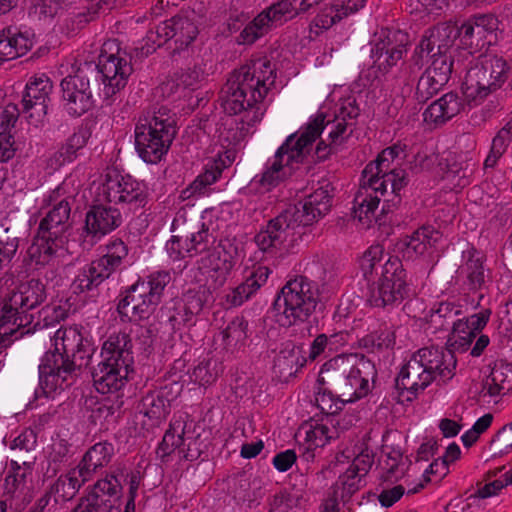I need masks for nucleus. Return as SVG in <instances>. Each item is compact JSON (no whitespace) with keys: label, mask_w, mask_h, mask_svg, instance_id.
<instances>
[{"label":"nucleus","mask_w":512,"mask_h":512,"mask_svg":"<svg viewBox=\"0 0 512 512\" xmlns=\"http://www.w3.org/2000/svg\"><path fill=\"white\" fill-rule=\"evenodd\" d=\"M133 71L126 58L114 54H101L97 64L85 63L74 75L61 81L64 107L71 116H81L92 109L100 97V84L104 97L109 99L127 84Z\"/></svg>","instance_id":"obj_1"},{"label":"nucleus","mask_w":512,"mask_h":512,"mask_svg":"<svg viewBox=\"0 0 512 512\" xmlns=\"http://www.w3.org/2000/svg\"><path fill=\"white\" fill-rule=\"evenodd\" d=\"M401 155H404V148L400 144H394L384 149L362 171L359 188L354 197L353 213L363 226L369 228L373 222H377L375 212L381 197L387 193L388 185L392 198L384 200L382 211L388 213L400 203L399 192L407 185V175L403 169L392 168V163Z\"/></svg>","instance_id":"obj_2"},{"label":"nucleus","mask_w":512,"mask_h":512,"mask_svg":"<svg viewBox=\"0 0 512 512\" xmlns=\"http://www.w3.org/2000/svg\"><path fill=\"white\" fill-rule=\"evenodd\" d=\"M376 375L374 363L363 354H340L326 361L322 364V386L330 384L338 394L322 387V415H334L345 403L366 396L370 390L369 382Z\"/></svg>","instance_id":"obj_3"},{"label":"nucleus","mask_w":512,"mask_h":512,"mask_svg":"<svg viewBox=\"0 0 512 512\" xmlns=\"http://www.w3.org/2000/svg\"><path fill=\"white\" fill-rule=\"evenodd\" d=\"M457 360L451 350L441 347H423L415 352L401 368L396 378L399 395L414 400L437 378L450 380L455 375Z\"/></svg>","instance_id":"obj_4"},{"label":"nucleus","mask_w":512,"mask_h":512,"mask_svg":"<svg viewBox=\"0 0 512 512\" xmlns=\"http://www.w3.org/2000/svg\"><path fill=\"white\" fill-rule=\"evenodd\" d=\"M320 137V114L298 133L289 135L275 152L272 162L267 164L258 183L270 190L293 174V164L308 161L316 140Z\"/></svg>","instance_id":"obj_5"},{"label":"nucleus","mask_w":512,"mask_h":512,"mask_svg":"<svg viewBox=\"0 0 512 512\" xmlns=\"http://www.w3.org/2000/svg\"><path fill=\"white\" fill-rule=\"evenodd\" d=\"M320 197L310 194L299 205H291L276 217L270 219L266 227L254 237V241L263 252L281 249L286 243L295 241L296 229L316 222L320 215Z\"/></svg>","instance_id":"obj_6"},{"label":"nucleus","mask_w":512,"mask_h":512,"mask_svg":"<svg viewBox=\"0 0 512 512\" xmlns=\"http://www.w3.org/2000/svg\"><path fill=\"white\" fill-rule=\"evenodd\" d=\"M134 134L139 157L146 163L156 164L176 136L175 120L166 107L147 111L139 116Z\"/></svg>","instance_id":"obj_7"},{"label":"nucleus","mask_w":512,"mask_h":512,"mask_svg":"<svg viewBox=\"0 0 512 512\" xmlns=\"http://www.w3.org/2000/svg\"><path fill=\"white\" fill-rule=\"evenodd\" d=\"M318 300V285L305 276H298L282 287L273 303L272 316L281 327H291L307 321L315 312Z\"/></svg>","instance_id":"obj_8"},{"label":"nucleus","mask_w":512,"mask_h":512,"mask_svg":"<svg viewBox=\"0 0 512 512\" xmlns=\"http://www.w3.org/2000/svg\"><path fill=\"white\" fill-rule=\"evenodd\" d=\"M171 280L168 271H157L130 286L117 305L121 320L132 322L148 319L160 304Z\"/></svg>","instance_id":"obj_9"},{"label":"nucleus","mask_w":512,"mask_h":512,"mask_svg":"<svg viewBox=\"0 0 512 512\" xmlns=\"http://www.w3.org/2000/svg\"><path fill=\"white\" fill-rule=\"evenodd\" d=\"M509 75L510 68L505 59L492 54L480 55L465 75L463 95L468 102L478 104L501 88Z\"/></svg>","instance_id":"obj_10"},{"label":"nucleus","mask_w":512,"mask_h":512,"mask_svg":"<svg viewBox=\"0 0 512 512\" xmlns=\"http://www.w3.org/2000/svg\"><path fill=\"white\" fill-rule=\"evenodd\" d=\"M323 107L327 111L322 112V133L327 130L329 143L322 146V160L334 153L343 143L347 120H352L359 115V107L354 96L342 86L332 90L326 97ZM324 144L322 140V145Z\"/></svg>","instance_id":"obj_11"},{"label":"nucleus","mask_w":512,"mask_h":512,"mask_svg":"<svg viewBox=\"0 0 512 512\" xmlns=\"http://www.w3.org/2000/svg\"><path fill=\"white\" fill-rule=\"evenodd\" d=\"M46 298V287L39 279L21 283L0 305V328L8 324L16 328L30 327L36 319L37 308Z\"/></svg>","instance_id":"obj_12"},{"label":"nucleus","mask_w":512,"mask_h":512,"mask_svg":"<svg viewBox=\"0 0 512 512\" xmlns=\"http://www.w3.org/2000/svg\"><path fill=\"white\" fill-rule=\"evenodd\" d=\"M406 271L397 257H389L379 280L369 287L367 301L374 307L396 306L408 296Z\"/></svg>","instance_id":"obj_13"},{"label":"nucleus","mask_w":512,"mask_h":512,"mask_svg":"<svg viewBox=\"0 0 512 512\" xmlns=\"http://www.w3.org/2000/svg\"><path fill=\"white\" fill-rule=\"evenodd\" d=\"M266 95V90L249 74V68L242 66L233 71L222 89V106L230 115H236L252 108Z\"/></svg>","instance_id":"obj_14"},{"label":"nucleus","mask_w":512,"mask_h":512,"mask_svg":"<svg viewBox=\"0 0 512 512\" xmlns=\"http://www.w3.org/2000/svg\"><path fill=\"white\" fill-rule=\"evenodd\" d=\"M127 256L128 248L122 240L111 241L106 246V253L103 256L79 271L73 281L75 292L83 293L97 288L121 267Z\"/></svg>","instance_id":"obj_15"},{"label":"nucleus","mask_w":512,"mask_h":512,"mask_svg":"<svg viewBox=\"0 0 512 512\" xmlns=\"http://www.w3.org/2000/svg\"><path fill=\"white\" fill-rule=\"evenodd\" d=\"M125 476L122 468H113L93 485L86 497L81 498L74 512H119L123 491L121 481Z\"/></svg>","instance_id":"obj_16"},{"label":"nucleus","mask_w":512,"mask_h":512,"mask_svg":"<svg viewBox=\"0 0 512 512\" xmlns=\"http://www.w3.org/2000/svg\"><path fill=\"white\" fill-rule=\"evenodd\" d=\"M102 191L108 202L127 205L130 211H138L148 202L145 186L130 176L106 174Z\"/></svg>","instance_id":"obj_17"},{"label":"nucleus","mask_w":512,"mask_h":512,"mask_svg":"<svg viewBox=\"0 0 512 512\" xmlns=\"http://www.w3.org/2000/svg\"><path fill=\"white\" fill-rule=\"evenodd\" d=\"M292 12V4L288 0L274 3L249 21L241 30L236 42L239 45H252L265 36L270 30L277 28Z\"/></svg>","instance_id":"obj_18"},{"label":"nucleus","mask_w":512,"mask_h":512,"mask_svg":"<svg viewBox=\"0 0 512 512\" xmlns=\"http://www.w3.org/2000/svg\"><path fill=\"white\" fill-rule=\"evenodd\" d=\"M38 368L39 383L45 394L70 386L75 376L69 357L58 348L46 352Z\"/></svg>","instance_id":"obj_19"},{"label":"nucleus","mask_w":512,"mask_h":512,"mask_svg":"<svg viewBox=\"0 0 512 512\" xmlns=\"http://www.w3.org/2000/svg\"><path fill=\"white\" fill-rule=\"evenodd\" d=\"M237 248L229 241L220 243L201 258L203 268L208 269L207 284L216 290L222 287L236 263Z\"/></svg>","instance_id":"obj_20"},{"label":"nucleus","mask_w":512,"mask_h":512,"mask_svg":"<svg viewBox=\"0 0 512 512\" xmlns=\"http://www.w3.org/2000/svg\"><path fill=\"white\" fill-rule=\"evenodd\" d=\"M209 228L204 223L197 225L189 232L173 236L166 244V249L173 260L193 257L208 249L211 242Z\"/></svg>","instance_id":"obj_21"},{"label":"nucleus","mask_w":512,"mask_h":512,"mask_svg":"<svg viewBox=\"0 0 512 512\" xmlns=\"http://www.w3.org/2000/svg\"><path fill=\"white\" fill-rule=\"evenodd\" d=\"M64 187L56 188L50 195L51 201H54L52 208L47 212L46 216L40 221L38 229L48 235H53V238L63 239V235L71 226V203L73 198L67 196L58 200L62 196Z\"/></svg>","instance_id":"obj_22"},{"label":"nucleus","mask_w":512,"mask_h":512,"mask_svg":"<svg viewBox=\"0 0 512 512\" xmlns=\"http://www.w3.org/2000/svg\"><path fill=\"white\" fill-rule=\"evenodd\" d=\"M408 34L399 29H386L376 44V64L380 70L387 71L402 59L406 52Z\"/></svg>","instance_id":"obj_23"},{"label":"nucleus","mask_w":512,"mask_h":512,"mask_svg":"<svg viewBox=\"0 0 512 512\" xmlns=\"http://www.w3.org/2000/svg\"><path fill=\"white\" fill-rule=\"evenodd\" d=\"M63 243V239L53 238V235H48V233H43V231L37 229V233L26 251L24 263L34 269L51 265L58 257V252Z\"/></svg>","instance_id":"obj_24"},{"label":"nucleus","mask_w":512,"mask_h":512,"mask_svg":"<svg viewBox=\"0 0 512 512\" xmlns=\"http://www.w3.org/2000/svg\"><path fill=\"white\" fill-rule=\"evenodd\" d=\"M57 336L62 341V349L69 357V362L75 373L90 364L94 348L77 328L70 327L64 331L59 330Z\"/></svg>","instance_id":"obj_25"},{"label":"nucleus","mask_w":512,"mask_h":512,"mask_svg":"<svg viewBox=\"0 0 512 512\" xmlns=\"http://www.w3.org/2000/svg\"><path fill=\"white\" fill-rule=\"evenodd\" d=\"M441 237V233L434 227L422 226L410 236L401 239L398 247L404 258L415 260L432 254Z\"/></svg>","instance_id":"obj_26"},{"label":"nucleus","mask_w":512,"mask_h":512,"mask_svg":"<svg viewBox=\"0 0 512 512\" xmlns=\"http://www.w3.org/2000/svg\"><path fill=\"white\" fill-rule=\"evenodd\" d=\"M460 38V30L454 24L443 23L438 25L433 31L429 39H423L415 51V55L412 60L414 64L409 66L410 72H415L421 68L419 58H422L425 54L428 56L434 50V45L437 44V51L448 53L452 47L455 39Z\"/></svg>","instance_id":"obj_27"},{"label":"nucleus","mask_w":512,"mask_h":512,"mask_svg":"<svg viewBox=\"0 0 512 512\" xmlns=\"http://www.w3.org/2000/svg\"><path fill=\"white\" fill-rule=\"evenodd\" d=\"M121 223L122 215L118 209L94 205L86 213L84 230L87 236L99 239L118 228Z\"/></svg>","instance_id":"obj_28"},{"label":"nucleus","mask_w":512,"mask_h":512,"mask_svg":"<svg viewBox=\"0 0 512 512\" xmlns=\"http://www.w3.org/2000/svg\"><path fill=\"white\" fill-rule=\"evenodd\" d=\"M133 369L102 360L92 370V379L96 390L102 394L118 391L122 388Z\"/></svg>","instance_id":"obj_29"},{"label":"nucleus","mask_w":512,"mask_h":512,"mask_svg":"<svg viewBox=\"0 0 512 512\" xmlns=\"http://www.w3.org/2000/svg\"><path fill=\"white\" fill-rule=\"evenodd\" d=\"M52 82L46 76L34 78L27 83L22 98L23 110H33L30 117H41L47 114V101L52 91Z\"/></svg>","instance_id":"obj_30"},{"label":"nucleus","mask_w":512,"mask_h":512,"mask_svg":"<svg viewBox=\"0 0 512 512\" xmlns=\"http://www.w3.org/2000/svg\"><path fill=\"white\" fill-rule=\"evenodd\" d=\"M463 263L459 274L464 277V285L469 291H481L486 284L484 255L473 247L462 252Z\"/></svg>","instance_id":"obj_31"},{"label":"nucleus","mask_w":512,"mask_h":512,"mask_svg":"<svg viewBox=\"0 0 512 512\" xmlns=\"http://www.w3.org/2000/svg\"><path fill=\"white\" fill-rule=\"evenodd\" d=\"M132 341L125 332L111 334L104 342L101 356L104 361L115 366H124L133 369Z\"/></svg>","instance_id":"obj_32"},{"label":"nucleus","mask_w":512,"mask_h":512,"mask_svg":"<svg viewBox=\"0 0 512 512\" xmlns=\"http://www.w3.org/2000/svg\"><path fill=\"white\" fill-rule=\"evenodd\" d=\"M512 390V365L504 361H496L482 381L480 395L490 398H498Z\"/></svg>","instance_id":"obj_33"},{"label":"nucleus","mask_w":512,"mask_h":512,"mask_svg":"<svg viewBox=\"0 0 512 512\" xmlns=\"http://www.w3.org/2000/svg\"><path fill=\"white\" fill-rule=\"evenodd\" d=\"M462 108L463 105L457 94L446 93L425 109L423 119L427 124L441 125L459 114Z\"/></svg>","instance_id":"obj_34"},{"label":"nucleus","mask_w":512,"mask_h":512,"mask_svg":"<svg viewBox=\"0 0 512 512\" xmlns=\"http://www.w3.org/2000/svg\"><path fill=\"white\" fill-rule=\"evenodd\" d=\"M270 269L266 266L254 267L246 280L232 289L225 297L229 307H237L248 300L262 285H264L270 274Z\"/></svg>","instance_id":"obj_35"},{"label":"nucleus","mask_w":512,"mask_h":512,"mask_svg":"<svg viewBox=\"0 0 512 512\" xmlns=\"http://www.w3.org/2000/svg\"><path fill=\"white\" fill-rule=\"evenodd\" d=\"M33 46V41L26 33L16 28L0 31V63L25 55Z\"/></svg>","instance_id":"obj_36"},{"label":"nucleus","mask_w":512,"mask_h":512,"mask_svg":"<svg viewBox=\"0 0 512 512\" xmlns=\"http://www.w3.org/2000/svg\"><path fill=\"white\" fill-rule=\"evenodd\" d=\"M113 454L112 444L107 442L96 443L84 454L81 462L76 467L78 475L84 481H88L99 468L108 465Z\"/></svg>","instance_id":"obj_37"},{"label":"nucleus","mask_w":512,"mask_h":512,"mask_svg":"<svg viewBox=\"0 0 512 512\" xmlns=\"http://www.w3.org/2000/svg\"><path fill=\"white\" fill-rule=\"evenodd\" d=\"M493 18L487 16L478 17L475 21H466L460 27L461 43L470 49H476L485 46L488 36L493 34L494 28L489 26Z\"/></svg>","instance_id":"obj_38"},{"label":"nucleus","mask_w":512,"mask_h":512,"mask_svg":"<svg viewBox=\"0 0 512 512\" xmlns=\"http://www.w3.org/2000/svg\"><path fill=\"white\" fill-rule=\"evenodd\" d=\"M463 315L461 305L453 302H440L427 315V321L435 330H449Z\"/></svg>","instance_id":"obj_39"},{"label":"nucleus","mask_w":512,"mask_h":512,"mask_svg":"<svg viewBox=\"0 0 512 512\" xmlns=\"http://www.w3.org/2000/svg\"><path fill=\"white\" fill-rule=\"evenodd\" d=\"M320 430V422L314 418L309 419L301 424L299 427L296 438L300 443L301 455L300 457L306 462L315 459V451L318 448L317 439L318 431Z\"/></svg>","instance_id":"obj_40"},{"label":"nucleus","mask_w":512,"mask_h":512,"mask_svg":"<svg viewBox=\"0 0 512 512\" xmlns=\"http://www.w3.org/2000/svg\"><path fill=\"white\" fill-rule=\"evenodd\" d=\"M87 143L85 132H75L66 141L61 148L55 152L49 159L48 165L52 169H58L65 163L72 162L77 157V152Z\"/></svg>","instance_id":"obj_41"},{"label":"nucleus","mask_w":512,"mask_h":512,"mask_svg":"<svg viewBox=\"0 0 512 512\" xmlns=\"http://www.w3.org/2000/svg\"><path fill=\"white\" fill-rule=\"evenodd\" d=\"M86 481L78 475V469L70 470L66 475L60 476L51 487L55 502L72 500Z\"/></svg>","instance_id":"obj_42"},{"label":"nucleus","mask_w":512,"mask_h":512,"mask_svg":"<svg viewBox=\"0 0 512 512\" xmlns=\"http://www.w3.org/2000/svg\"><path fill=\"white\" fill-rule=\"evenodd\" d=\"M223 372L221 359L216 356H209L196 365L191 374V381L200 386H207L214 383Z\"/></svg>","instance_id":"obj_43"},{"label":"nucleus","mask_w":512,"mask_h":512,"mask_svg":"<svg viewBox=\"0 0 512 512\" xmlns=\"http://www.w3.org/2000/svg\"><path fill=\"white\" fill-rule=\"evenodd\" d=\"M37 445V435L32 429H25L12 442L11 449L16 452L15 456L24 466L30 467L36 457L34 450Z\"/></svg>","instance_id":"obj_44"},{"label":"nucleus","mask_w":512,"mask_h":512,"mask_svg":"<svg viewBox=\"0 0 512 512\" xmlns=\"http://www.w3.org/2000/svg\"><path fill=\"white\" fill-rule=\"evenodd\" d=\"M213 287L210 284L199 286L197 289H189L183 294L182 306L194 319L203 310V307L213 301Z\"/></svg>","instance_id":"obj_45"},{"label":"nucleus","mask_w":512,"mask_h":512,"mask_svg":"<svg viewBox=\"0 0 512 512\" xmlns=\"http://www.w3.org/2000/svg\"><path fill=\"white\" fill-rule=\"evenodd\" d=\"M19 242L15 229L0 224V271L8 267L16 256Z\"/></svg>","instance_id":"obj_46"},{"label":"nucleus","mask_w":512,"mask_h":512,"mask_svg":"<svg viewBox=\"0 0 512 512\" xmlns=\"http://www.w3.org/2000/svg\"><path fill=\"white\" fill-rule=\"evenodd\" d=\"M170 401L162 392H150L141 400V412L152 420H161L169 413Z\"/></svg>","instance_id":"obj_47"},{"label":"nucleus","mask_w":512,"mask_h":512,"mask_svg":"<svg viewBox=\"0 0 512 512\" xmlns=\"http://www.w3.org/2000/svg\"><path fill=\"white\" fill-rule=\"evenodd\" d=\"M249 68V74L252 76L256 83L266 90V94L271 86L274 85L276 79L275 69L271 62L266 58H259L251 61L249 64L244 65Z\"/></svg>","instance_id":"obj_48"},{"label":"nucleus","mask_w":512,"mask_h":512,"mask_svg":"<svg viewBox=\"0 0 512 512\" xmlns=\"http://www.w3.org/2000/svg\"><path fill=\"white\" fill-rule=\"evenodd\" d=\"M184 425L181 421H175L170 425L169 429L165 432L161 443L157 448V455L160 458L169 456L175 449L181 450L182 445H185Z\"/></svg>","instance_id":"obj_49"},{"label":"nucleus","mask_w":512,"mask_h":512,"mask_svg":"<svg viewBox=\"0 0 512 512\" xmlns=\"http://www.w3.org/2000/svg\"><path fill=\"white\" fill-rule=\"evenodd\" d=\"M68 309L66 305L52 304L46 305L40 310H37V315L34 323L28 327L26 333L35 330L37 327H47L59 323L66 319L68 316Z\"/></svg>","instance_id":"obj_50"},{"label":"nucleus","mask_w":512,"mask_h":512,"mask_svg":"<svg viewBox=\"0 0 512 512\" xmlns=\"http://www.w3.org/2000/svg\"><path fill=\"white\" fill-rule=\"evenodd\" d=\"M355 11L356 9L350 5V0H348L347 4L345 0H336L330 4H326V7L322 9V29H329L335 23Z\"/></svg>","instance_id":"obj_51"},{"label":"nucleus","mask_w":512,"mask_h":512,"mask_svg":"<svg viewBox=\"0 0 512 512\" xmlns=\"http://www.w3.org/2000/svg\"><path fill=\"white\" fill-rule=\"evenodd\" d=\"M450 329L449 342L456 349L465 350L476 337L469 323L464 321V317L458 318Z\"/></svg>","instance_id":"obj_52"},{"label":"nucleus","mask_w":512,"mask_h":512,"mask_svg":"<svg viewBox=\"0 0 512 512\" xmlns=\"http://www.w3.org/2000/svg\"><path fill=\"white\" fill-rule=\"evenodd\" d=\"M446 83L431 74L427 70L419 78L416 86V98L420 102H425L436 94Z\"/></svg>","instance_id":"obj_53"},{"label":"nucleus","mask_w":512,"mask_h":512,"mask_svg":"<svg viewBox=\"0 0 512 512\" xmlns=\"http://www.w3.org/2000/svg\"><path fill=\"white\" fill-rule=\"evenodd\" d=\"M360 344L371 351L388 349L395 344V333L390 328H385L375 333L366 335L360 340Z\"/></svg>","instance_id":"obj_54"},{"label":"nucleus","mask_w":512,"mask_h":512,"mask_svg":"<svg viewBox=\"0 0 512 512\" xmlns=\"http://www.w3.org/2000/svg\"><path fill=\"white\" fill-rule=\"evenodd\" d=\"M432 62L426 69L431 74L441 79V82H448L452 73L453 60L450 54L444 52H435L432 54Z\"/></svg>","instance_id":"obj_55"},{"label":"nucleus","mask_w":512,"mask_h":512,"mask_svg":"<svg viewBox=\"0 0 512 512\" xmlns=\"http://www.w3.org/2000/svg\"><path fill=\"white\" fill-rule=\"evenodd\" d=\"M171 27L175 31V42L181 45H189L198 33L197 27L187 18H174V24Z\"/></svg>","instance_id":"obj_56"},{"label":"nucleus","mask_w":512,"mask_h":512,"mask_svg":"<svg viewBox=\"0 0 512 512\" xmlns=\"http://www.w3.org/2000/svg\"><path fill=\"white\" fill-rule=\"evenodd\" d=\"M222 171L213 161L207 164L205 171L200 174L190 185L187 191L191 190L189 196L201 193L202 189L213 184L221 175Z\"/></svg>","instance_id":"obj_57"},{"label":"nucleus","mask_w":512,"mask_h":512,"mask_svg":"<svg viewBox=\"0 0 512 512\" xmlns=\"http://www.w3.org/2000/svg\"><path fill=\"white\" fill-rule=\"evenodd\" d=\"M247 322L242 317L234 318L228 326L222 331L223 339L227 345L242 342L247 337Z\"/></svg>","instance_id":"obj_58"},{"label":"nucleus","mask_w":512,"mask_h":512,"mask_svg":"<svg viewBox=\"0 0 512 512\" xmlns=\"http://www.w3.org/2000/svg\"><path fill=\"white\" fill-rule=\"evenodd\" d=\"M384 249L381 245L369 247L360 258V268L363 275L367 277L376 269L377 264L382 261Z\"/></svg>","instance_id":"obj_59"},{"label":"nucleus","mask_w":512,"mask_h":512,"mask_svg":"<svg viewBox=\"0 0 512 512\" xmlns=\"http://www.w3.org/2000/svg\"><path fill=\"white\" fill-rule=\"evenodd\" d=\"M491 449L495 454H507L512 448V422L504 425L490 442Z\"/></svg>","instance_id":"obj_60"},{"label":"nucleus","mask_w":512,"mask_h":512,"mask_svg":"<svg viewBox=\"0 0 512 512\" xmlns=\"http://www.w3.org/2000/svg\"><path fill=\"white\" fill-rule=\"evenodd\" d=\"M168 323L173 331H178L183 327L194 325L195 320L182 305H179L169 311Z\"/></svg>","instance_id":"obj_61"},{"label":"nucleus","mask_w":512,"mask_h":512,"mask_svg":"<svg viewBox=\"0 0 512 512\" xmlns=\"http://www.w3.org/2000/svg\"><path fill=\"white\" fill-rule=\"evenodd\" d=\"M439 162V155L433 151L421 150L412 161V168L417 171H430Z\"/></svg>","instance_id":"obj_62"},{"label":"nucleus","mask_w":512,"mask_h":512,"mask_svg":"<svg viewBox=\"0 0 512 512\" xmlns=\"http://www.w3.org/2000/svg\"><path fill=\"white\" fill-rule=\"evenodd\" d=\"M20 115L18 106L8 103L0 112V133H10Z\"/></svg>","instance_id":"obj_63"},{"label":"nucleus","mask_w":512,"mask_h":512,"mask_svg":"<svg viewBox=\"0 0 512 512\" xmlns=\"http://www.w3.org/2000/svg\"><path fill=\"white\" fill-rule=\"evenodd\" d=\"M297 359V353L294 348L282 350L275 358L274 367L278 368L280 373L285 372L292 375L296 372V370H294V365L296 364Z\"/></svg>","instance_id":"obj_64"}]
</instances>
